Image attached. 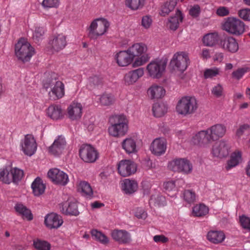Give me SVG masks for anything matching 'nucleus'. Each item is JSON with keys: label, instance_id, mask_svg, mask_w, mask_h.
<instances>
[{"label": "nucleus", "instance_id": "nucleus-1", "mask_svg": "<svg viewBox=\"0 0 250 250\" xmlns=\"http://www.w3.org/2000/svg\"><path fill=\"white\" fill-rule=\"evenodd\" d=\"M110 125L108 131L109 135L114 137L125 136L128 130V120L124 115H115L109 118Z\"/></svg>", "mask_w": 250, "mask_h": 250}, {"label": "nucleus", "instance_id": "nucleus-2", "mask_svg": "<svg viewBox=\"0 0 250 250\" xmlns=\"http://www.w3.org/2000/svg\"><path fill=\"white\" fill-rule=\"evenodd\" d=\"M127 49L134 60L132 63L134 67L144 65L149 59L148 54L147 53V47L143 42L134 43Z\"/></svg>", "mask_w": 250, "mask_h": 250}, {"label": "nucleus", "instance_id": "nucleus-3", "mask_svg": "<svg viewBox=\"0 0 250 250\" xmlns=\"http://www.w3.org/2000/svg\"><path fill=\"white\" fill-rule=\"evenodd\" d=\"M109 25V22L104 18L94 20L87 29L88 38L91 40L97 39L107 31Z\"/></svg>", "mask_w": 250, "mask_h": 250}, {"label": "nucleus", "instance_id": "nucleus-4", "mask_svg": "<svg viewBox=\"0 0 250 250\" xmlns=\"http://www.w3.org/2000/svg\"><path fill=\"white\" fill-rule=\"evenodd\" d=\"M198 108V104L194 97L185 96L179 100L176 107L177 112L182 115L192 114Z\"/></svg>", "mask_w": 250, "mask_h": 250}, {"label": "nucleus", "instance_id": "nucleus-5", "mask_svg": "<svg viewBox=\"0 0 250 250\" xmlns=\"http://www.w3.org/2000/svg\"><path fill=\"white\" fill-rule=\"evenodd\" d=\"M222 28L230 34L238 36L245 32V25L235 17H228L222 23Z\"/></svg>", "mask_w": 250, "mask_h": 250}, {"label": "nucleus", "instance_id": "nucleus-6", "mask_svg": "<svg viewBox=\"0 0 250 250\" xmlns=\"http://www.w3.org/2000/svg\"><path fill=\"white\" fill-rule=\"evenodd\" d=\"M15 54L19 60L25 62L30 60L35 54V50L28 42L21 39L15 45Z\"/></svg>", "mask_w": 250, "mask_h": 250}, {"label": "nucleus", "instance_id": "nucleus-7", "mask_svg": "<svg viewBox=\"0 0 250 250\" xmlns=\"http://www.w3.org/2000/svg\"><path fill=\"white\" fill-rule=\"evenodd\" d=\"M167 62L165 61L156 60L150 62L146 66L148 75L153 79L161 78L165 72Z\"/></svg>", "mask_w": 250, "mask_h": 250}, {"label": "nucleus", "instance_id": "nucleus-8", "mask_svg": "<svg viewBox=\"0 0 250 250\" xmlns=\"http://www.w3.org/2000/svg\"><path fill=\"white\" fill-rule=\"evenodd\" d=\"M43 87L47 90L48 88H51V92L55 97L54 99H59L62 98L65 94L64 85L60 81L56 79H49L43 83Z\"/></svg>", "mask_w": 250, "mask_h": 250}, {"label": "nucleus", "instance_id": "nucleus-9", "mask_svg": "<svg viewBox=\"0 0 250 250\" xmlns=\"http://www.w3.org/2000/svg\"><path fill=\"white\" fill-rule=\"evenodd\" d=\"M169 168L174 172L188 174L191 172L192 166L190 162L184 158L174 159L168 164Z\"/></svg>", "mask_w": 250, "mask_h": 250}, {"label": "nucleus", "instance_id": "nucleus-10", "mask_svg": "<svg viewBox=\"0 0 250 250\" xmlns=\"http://www.w3.org/2000/svg\"><path fill=\"white\" fill-rule=\"evenodd\" d=\"M188 54L185 52H178L174 54L170 61V65L174 69L180 71H185L188 64Z\"/></svg>", "mask_w": 250, "mask_h": 250}, {"label": "nucleus", "instance_id": "nucleus-11", "mask_svg": "<svg viewBox=\"0 0 250 250\" xmlns=\"http://www.w3.org/2000/svg\"><path fill=\"white\" fill-rule=\"evenodd\" d=\"M81 158L85 162L93 163L98 158V153L92 146L88 145H83L79 150Z\"/></svg>", "mask_w": 250, "mask_h": 250}, {"label": "nucleus", "instance_id": "nucleus-12", "mask_svg": "<svg viewBox=\"0 0 250 250\" xmlns=\"http://www.w3.org/2000/svg\"><path fill=\"white\" fill-rule=\"evenodd\" d=\"M23 153L28 156L33 155L37 150V145L36 140L31 134H27L21 141L20 145Z\"/></svg>", "mask_w": 250, "mask_h": 250}, {"label": "nucleus", "instance_id": "nucleus-13", "mask_svg": "<svg viewBox=\"0 0 250 250\" xmlns=\"http://www.w3.org/2000/svg\"><path fill=\"white\" fill-rule=\"evenodd\" d=\"M229 149L230 146L228 142L225 140H221L213 145L211 153L215 157L223 158L228 155Z\"/></svg>", "mask_w": 250, "mask_h": 250}, {"label": "nucleus", "instance_id": "nucleus-14", "mask_svg": "<svg viewBox=\"0 0 250 250\" xmlns=\"http://www.w3.org/2000/svg\"><path fill=\"white\" fill-rule=\"evenodd\" d=\"M219 46L225 51L233 53L239 49L238 43L235 38L230 36H225L220 38Z\"/></svg>", "mask_w": 250, "mask_h": 250}, {"label": "nucleus", "instance_id": "nucleus-15", "mask_svg": "<svg viewBox=\"0 0 250 250\" xmlns=\"http://www.w3.org/2000/svg\"><path fill=\"white\" fill-rule=\"evenodd\" d=\"M136 165L131 160H123L118 165L119 173L123 177H126L134 173L136 171Z\"/></svg>", "mask_w": 250, "mask_h": 250}, {"label": "nucleus", "instance_id": "nucleus-16", "mask_svg": "<svg viewBox=\"0 0 250 250\" xmlns=\"http://www.w3.org/2000/svg\"><path fill=\"white\" fill-rule=\"evenodd\" d=\"M207 131L209 135L208 138L211 142L217 141L222 138L226 134V127L221 124H217L208 128Z\"/></svg>", "mask_w": 250, "mask_h": 250}, {"label": "nucleus", "instance_id": "nucleus-17", "mask_svg": "<svg viewBox=\"0 0 250 250\" xmlns=\"http://www.w3.org/2000/svg\"><path fill=\"white\" fill-rule=\"evenodd\" d=\"M48 176L54 183L63 186L66 185L69 181L67 174L58 168L49 170Z\"/></svg>", "mask_w": 250, "mask_h": 250}, {"label": "nucleus", "instance_id": "nucleus-18", "mask_svg": "<svg viewBox=\"0 0 250 250\" xmlns=\"http://www.w3.org/2000/svg\"><path fill=\"white\" fill-rule=\"evenodd\" d=\"M111 235L120 244H126L131 241V234L125 229H115L111 231Z\"/></svg>", "mask_w": 250, "mask_h": 250}, {"label": "nucleus", "instance_id": "nucleus-19", "mask_svg": "<svg viewBox=\"0 0 250 250\" xmlns=\"http://www.w3.org/2000/svg\"><path fill=\"white\" fill-rule=\"evenodd\" d=\"M167 142L164 138H158L153 140L150 145L151 152L156 156H160L165 153Z\"/></svg>", "mask_w": 250, "mask_h": 250}, {"label": "nucleus", "instance_id": "nucleus-20", "mask_svg": "<svg viewBox=\"0 0 250 250\" xmlns=\"http://www.w3.org/2000/svg\"><path fill=\"white\" fill-rule=\"evenodd\" d=\"M115 60L118 65L121 67L127 66L134 61L127 49L117 53Z\"/></svg>", "mask_w": 250, "mask_h": 250}, {"label": "nucleus", "instance_id": "nucleus-21", "mask_svg": "<svg viewBox=\"0 0 250 250\" xmlns=\"http://www.w3.org/2000/svg\"><path fill=\"white\" fill-rule=\"evenodd\" d=\"M83 106L81 103L73 102L67 107V112L68 118L71 120H77L82 115Z\"/></svg>", "mask_w": 250, "mask_h": 250}, {"label": "nucleus", "instance_id": "nucleus-22", "mask_svg": "<svg viewBox=\"0 0 250 250\" xmlns=\"http://www.w3.org/2000/svg\"><path fill=\"white\" fill-rule=\"evenodd\" d=\"M44 223L49 229H57L62 224L63 220L61 216L51 213L45 216Z\"/></svg>", "mask_w": 250, "mask_h": 250}, {"label": "nucleus", "instance_id": "nucleus-23", "mask_svg": "<svg viewBox=\"0 0 250 250\" xmlns=\"http://www.w3.org/2000/svg\"><path fill=\"white\" fill-rule=\"evenodd\" d=\"M49 44L53 50L58 52L63 49L66 46V37L62 34L55 35L50 40Z\"/></svg>", "mask_w": 250, "mask_h": 250}, {"label": "nucleus", "instance_id": "nucleus-24", "mask_svg": "<svg viewBox=\"0 0 250 250\" xmlns=\"http://www.w3.org/2000/svg\"><path fill=\"white\" fill-rule=\"evenodd\" d=\"M144 74V70L143 68H139L135 70L130 71L124 76L125 83L127 85L135 83Z\"/></svg>", "mask_w": 250, "mask_h": 250}, {"label": "nucleus", "instance_id": "nucleus-25", "mask_svg": "<svg viewBox=\"0 0 250 250\" xmlns=\"http://www.w3.org/2000/svg\"><path fill=\"white\" fill-rule=\"evenodd\" d=\"M61 210L63 214L66 215L77 216L79 214L77 204L75 200H68L63 203Z\"/></svg>", "mask_w": 250, "mask_h": 250}, {"label": "nucleus", "instance_id": "nucleus-26", "mask_svg": "<svg viewBox=\"0 0 250 250\" xmlns=\"http://www.w3.org/2000/svg\"><path fill=\"white\" fill-rule=\"evenodd\" d=\"M66 142L64 137L59 136L56 139L53 144L49 147V151L53 155L58 156L60 155L64 149Z\"/></svg>", "mask_w": 250, "mask_h": 250}, {"label": "nucleus", "instance_id": "nucleus-27", "mask_svg": "<svg viewBox=\"0 0 250 250\" xmlns=\"http://www.w3.org/2000/svg\"><path fill=\"white\" fill-rule=\"evenodd\" d=\"M208 135L207 129L201 130L193 136L191 142L194 145L200 146L208 145L211 142L208 138Z\"/></svg>", "mask_w": 250, "mask_h": 250}, {"label": "nucleus", "instance_id": "nucleus-28", "mask_svg": "<svg viewBox=\"0 0 250 250\" xmlns=\"http://www.w3.org/2000/svg\"><path fill=\"white\" fill-rule=\"evenodd\" d=\"M147 93L152 99H159L165 95L166 91L163 86L154 84L148 88Z\"/></svg>", "mask_w": 250, "mask_h": 250}, {"label": "nucleus", "instance_id": "nucleus-29", "mask_svg": "<svg viewBox=\"0 0 250 250\" xmlns=\"http://www.w3.org/2000/svg\"><path fill=\"white\" fill-rule=\"evenodd\" d=\"M47 114L53 120L60 119L63 117V111L59 105H51L47 110Z\"/></svg>", "mask_w": 250, "mask_h": 250}, {"label": "nucleus", "instance_id": "nucleus-30", "mask_svg": "<svg viewBox=\"0 0 250 250\" xmlns=\"http://www.w3.org/2000/svg\"><path fill=\"white\" fill-rule=\"evenodd\" d=\"M122 148L128 154L137 152L136 142L131 137L127 138L122 143Z\"/></svg>", "mask_w": 250, "mask_h": 250}, {"label": "nucleus", "instance_id": "nucleus-31", "mask_svg": "<svg viewBox=\"0 0 250 250\" xmlns=\"http://www.w3.org/2000/svg\"><path fill=\"white\" fill-rule=\"evenodd\" d=\"M225 238V235L222 231L211 230L207 234V239L214 244L222 242Z\"/></svg>", "mask_w": 250, "mask_h": 250}, {"label": "nucleus", "instance_id": "nucleus-32", "mask_svg": "<svg viewBox=\"0 0 250 250\" xmlns=\"http://www.w3.org/2000/svg\"><path fill=\"white\" fill-rule=\"evenodd\" d=\"M33 193L35 196H40L43 194L45 189V185L43 184L42 179L36 178L31 185Z\"/></svg>", "mask_w": 250, "mask_h": 250}, {"label": "nucleus", "instance_id": "nucleus-33", "mask_svg": "<svg viewBox=\"0 0 250 250\" xmlns=\"http://www.w3.org/2000/svg\"><path fill=\"white\" fill-rule=\"evenodd\" d=\"M220 39L218 33L213 32L205 35L203 38L202 41L204 45L211 47L218 41L220 42Z\"/></svg>", "mask_w": 250, "mask_h": 250}, {"label": "nucleus", "instance_id": "nucleus-34", "mask_svg": "<svg viewBox=\"0 0 250 250\" xmlns=\"http://www.w3.org/2000/svg\"><path fill=\"white\" fill-rule=\"evenodd\" d=\"M16 211L22 216V217L28 221L33 219V215L30 210L21 204H17L15 207Z\"/></svg>", "mask_w": 250, "mask_h": 250}, {"label": "nucleus", "instance_id": "nucleus-35", "mask_svg": "<svg viewBox=\"0 0 250 250\" xmlns=\"http://www.w3.org/2000/svg\"><path fill=\"white\" fill-rule=\"evenodd\" d=\"M242 154L240 151H237L232 153L230 160L228 161L226 167V169L229 170L231 168L237 166L241 160Z\"/></svg>", "mask_w": 250, "mask_h": 250}, {"label": "nucleus", "instance_id": "nucleus-36", "mask_svg": "<svg viewBox=\"0 0 250 250\" xmlns=\"http://www.w3.org/2000/svg\"><path fill=\"white\" fill-rule=\"evenodd\" d=\"M138 185L134 180L125 179L124 181L122 187L123 190L126 194H131L134 192L137 189Z\"/></svg>", "mask_w": 250, "mask_h": 250}, {"label": "nucleus", "instance_id": "nucleus-37", "mask_svg": "<svg viewBox=\"0 0 250 250\" xmlns=\"http://www.w3.org/2000/svg\"><path fill=\"white\" fill-rule=\"evenodd\" d=\"M183 17H169L166 22L167 28L172 30H176L179 27L180 22H182Z\"/></svg>", "mask_w": 250, "mask_h": 250}, {"label": "nucleus", "instance_id": "nucleus-38", "mask_svg": "<svg viewBox=\"0 0 250 250\" xmlns=\"http://www.w3.org/2000/svg\"><path fill=\"white\" fill-rule=\"evenodd\" d=\"M208 208L204 204H197L194 206L192 209V214L196 217H203L208 212Z\"/></svg>", "mask_w": 250, "mask_h": 250}, {"label": "nucleus", "instance_id": "nucleus-39", "mask_svg": "<svg viewBox=\"0 0 250 250\" xmlns=\"http://www.w3.org/2000/svg\"><path fill=\"white\" fill-rule=\"evenodd\" d=\"M102 84L103 78L99 75H93L89 78L87 86L88 89L92 90L101 86Z\"/></svg>", "mask_w": 250, "mask_h": 250}, {"label": "nucleus", "instance_id": "nucleus-40", "mask_svg": "<svg viewBox=\"0 0 250 250\" xmlns=\"http://www.w3.org/2000/svg\"><path fill=\"white\" fill-rule=\"evenodd\" d=\"M98 100L102 105L110 106L113 104L115 101L114 96L110 93H104L100 96Z\"/></svg>", "mask_w": 250, "mask_h": 250}, {"label": "nucleus", "instance_id": "nucleus-41", "mask_svg": "<svg viewBox=\"0 0 250 250\" xmlns=\"http://www.w3.org/2000/svg\"><path fill=\"white\" fill-rule=\"evenodd\" d=\"M146 0H125V5L132 10L142 9L145 5Z\"/></svg>", "mask_w": 250, "mask_h": 250}, {"label": "nucleus", "instance_id": "nucleus-42", "mask_svg": "<svg viewBox=\"0 0 250 250\" xmlns=\"http://www.w3.org/2000/svg\"><path fill=\"white\" fill-rule=\"evenodd\" d=\"M0 181L7 184H9L12 182L10 167H6L0 169Z\"/></svg>", "mask_w": 250, "mask_h": 250}, {"label": "nucleus", "instance_id": "nucleus-43", "mask_svg": "<svg viewBox=\"0 0 250 250\" xmlns=\"http://www.w3.org/2000/svg\"><path fill=\"white\" fill-rule=\"evenodd\" d=\"M167 111V107L164 103H155L152 107V111L154 116L160 117L163 116Z\"/></svg>", "mask_w": 250, "mask_h": 250}, {"label": "nucleus", "instance_id": "nucleus-44", "mask_svg": "<svg viewBox=\"0 0 250 250\" xmlns=\"http://www.w3.org/2000/svg\"><path fill=\"white\" fill-rule=\"evenodd\" d=\"M92 236L96 240L103 244H107L109 242L108 238L102 232L97 229H92L91 231Z\"/></svg>", "mask_w": 250, "mask_h": 250}, {"label": "nucleus", "instance_id": "nucleus-45", "mask_svg": "<svg viewBox=\"0 0 250 250\" xmlns=\"http://www.w3.org/2000/svg\"><path fill=\"white\" fill-rule=\"evenodd\" d=\"M10 171L12 178V182L17 184L21 180L23 176V171L16 167H11Z\"/></svg>", "mask_w": 250, "mask_h": 250}, {"label": "nucleus", "instance_id": "nucleus-46", "mask_svg": "<svg viewBox=\"0 0 250 250\" xmlns=\"http://www.w3.org/2000/svg\"><path fill=\"white\" fill-rule=\"evenodd\" d=\"M176 3L174 1L166 2L161 7L159 13L161 16L169 14L174 9Z\"/></svg>", "mask_w": 250, "mask_h": 250}, {"label": "nucleus", "instance_id": "nucleus-47", "mask_svg": "<svg viewBox=\"0 0 250 250\" xmlns=\"http://www.w3.org/2000/svg\"><path fill=\"white\" fill-rule=\"evenodd\" d=\"M79 189L86 196H91L93 194L91 186L85 181H82L80 183Z\"/></svg>", "mask_w": 250, "mask_h": 250}, {"label": "nucleus", "instance_id": "nucleus-48", "mask_svg": "<svg viewBox=\"0 0 250 250\" xmlns=\"http://www.w3.org/2000/svg\"><path fill=\"white\" fill-rule=\"evenodd\" d=\"M45 30L43 27H36L33 33V39L36 43L39 42L43 38Z\"/></svg>", "mask_w": 250, "mask_h": 250}, {"label": "nucleus", "instance_id": "nucleus-49", "mask_svg": "<svg viewBox=\"0 0 250 250\" xmlns=\"http://www.w3.org/2000/svg\"><path fill=\"white\" fill-rule=\"evenodd\" d=\"M211 92L213 96L217 98L224 96V89L220 83L214 85L211 89Z\"/></svg>", "mask_w": 250, "mask_h": 250}, {"label": "nucleus", "instance_id": "nucleus-50", "mask_svg": "<svg viewBox=\"0 0 250 250\" xmlns=\"http://www.w3.org/2000/svg\"><path fill=\"white\" fill-rule=\"evenodd\" d=\"M250 69L248 67L238 68L232 73V77L237 80H239L244 76L245 73L249 72Z\"/></svg>", "mask_w": 250, "mask_h": 250}, {"label": "nucleus", "instance_id": "nucleus-51", "mask_svg": "<svg viewBox=\"0 0 250 250\" xmlns=\"http://www.w3.org/2000/svg\"><path fill=\"white\" fill-rule=\"evenodd\" d=\"M182 197L184 200L188 204H191L195 201V193L190 190H185L183 193Z\"/></svg>", "mask_w": 250, "mask_h": 250}, {"label": "nucleus", "instance_id": "nucleus-52", "mask_svg": "<svg viewBox=\"0 0 250 250\" xmlns=\"http://www.w3.org/2000/svg\"><path fill=\"white\" fill-rule=\"evenodd\" d=\"M220 72L219 68L213 67L212 68L206 69L204 73V76L205 79H211L218 75Z\"/></svg>", "mask_w": 250, "mask_h": 250}, {"label": "nucleus", "instance_id": "nucleus-53", "mask_svg": "<svg viewBox=\"0 0 250 250\" xmlns=\"http://www.w3.org/2000/svg\"><path fill=\"white\" fill-rule=\"evenodd\" d=\"M35 248L38 250H49L50 249V244L44 241L37 240L34 241Z\"/></svg>", "mask_w": 250, "mask_h": 250}, {"label": "nucleus", "instance_id": "nucleus-54", "mask_svg": "<svg viewBox=\"0 0 250 250\" xmlns=\"http://www.w3.org/2000/svg\"><path fill=\"white\" fill-rule=\"evenodd\" d=\"M150 203H154L155 206H165L166 205L165 198L161 195H158L156 197L152 196L150 200Z\"/></svg>", "mask_w": 250, "mask_h": 250}, {"label": "nucleus", "instance_id": "nucleus-55", "mask_svg": "<svg viewBox=\"0 0 250 250\" xmlns=\"http://www.w3.org/2000/svg\"><path fill=\"white\" fill-rule=\"evenodd\" d=\"M240 223L242 228L247 231H250V218L245 215L239 217Z\"/></svg>", "mask_w": 250, "mask_h": 250}, {"label": "nucleus", "instance_id": "nucleus-56", "mask_svg": "<svg viewBox=\"0 0 250 250\" xmlns=\"http://www.w3.org/2000/svg\"><path fill=\"white\" fill-rule=\"evenodd\" d=\"M60 4V0H43L42 6L44 8H57Z\"/></svg>", "mask_w": 250, "mask_h": 250}, {"label": "nucleus", "instance_id": "nucleus-57", "mask_svg": "<svg viewBox=\"0 0 250 250\" xmlns=\"http://www.w3.org/2000/svg\"><path fill=\"white\" fill-rule=\"evenodd\" d=\"M250 128V125L248 124L240 125L236 131V135L238 138H240L244 133L249 130Z\"/></svg>", "mask_w": 250, "mask_h": 250}, {"label": "nucleus", "instance_id": "nucleus-58", "mask_svg": "<svg viewBox=\"0 0 250 250\" xmlns=\"http://www.w3.org/2000/svg\"><path fill=\"white\" fill-rule=\"evenodd\" d=\"M164 188L167 192L175 190V183L174 181H170L164 183Z\"/></svg>", "mask_w": 250, "mask_h": 250}, {"label": "nucleus", "instance_id": "nucleus-59", "mask_svg": "<svg viewBox=\"0 0 250 250\" xmlns=\"http://www.w3.org/2000/svg\"><path fill=\"white\" fill-rule=\"evenodd\" d=\"M152 23V20L150 17H143L141 21V25L145 29L149 28Z\"/></svg>", "mask_w": 250, "mask_h": 250}, {"label": "nucleus", "instance_id": "nucleus-60", "mask_svg": "<svg viewBox=\"0 0 250 250\" xmlns=\"http://www.w3.org/2000/svg\"><path fill=\"white\" fill-rule=\"evenodd\" d=\"M216 14L218 16H227L229 14V11L226 7H220L217 9Z\"/></svg>", "mask_w": 250, "mask_h": 250}, {"label": "nucleus", "instance_id": "nucleus-61", "mask_svg": "<svg viewBox=\"0 0 250 250\" xmlns=\"http://www.w3.org/2000/svg\"><path fill=\"white\" fill-rule=\"evenodd\" d=\"M200 7L198 5H195L192 6L189 10V14L190 16H197L200 13Z\"/></svg>", "mask_w": 250, "mask_h": 250}, {"label": "nucleus", "instance_id": "nucleus-62", "mask_svg": "<svg viewBox=\"0 0 250 250\" xmlns=\"http://www.w3.org/2000/svg\"><path fill=\"white\" fill-rule=\"evenodd\" d=\"M153 240L156 243L161 242L165 243L168 241V239L163 235H156L153 237Z\"/></svg>", "mask_w": 250, "mask_h": 250}, {"label": "nucleus", "instance_id": "nucleus-63", "mask_svg": "<svg viewBox=\"0 0 250 250\" xmlns=\"http://www.w3.org/2000/svg\"><path fill=\"white\" fill-rule=\"evenodd\" d=\"M146 215V213L142 209H138L135 212V216L138 218L145 219Z\"/></svg>", "mask_w": 250, "mask_h": 250}, {"label": "nucleus", "instance_id": "nucleus-64", "mask_svg": "<svg viewBox=\"0 0 250 250\" xmlns=\"http://www.w3.org/2000/svg\"><path fill=\"white\" fill-rule=\"evenodd\" d=\"M201 57L204 59H208L210 58L209 50L207 48H203L202 50Z\"/></svg>", "mask_w": 250, "mask_h": 250}]
</instances>
